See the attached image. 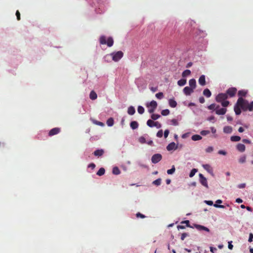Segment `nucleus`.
I'll use <instances>...</instances> for the list:
<instances>
[{"label": "nucleus", "instance_id": "1", "mask_svg": "<svg viewBox=\"0 0 253 253\" xmlns=\"http://www.w3.org/2000/svg\"><path fill=\"white\" fill-rule=\"evenodd\" d=\"M139 142L141 144L147 143L149 145L153 146V142L147 134H144L138 139Z\"/></svg>", "mask_w": 253, "mask_h": 253}, {"label": "nucleus", "instance_id": "2", "mask_svg": "<svg viewBox=\"0 0 253 253\" xmlns=\"http://www.w3.org/2000/svg\"><path fill=\"white\" fill-rule=\"evenodd\" d=\"M236 103L243 111L248 110V105L249 102L244 99L243 97H239Z\"/></svg>", "mask_w": 253, "mask_h": 253}, {"label": "nucleus", "instance_id": "3", "mask_svg": "<svg viewBox=\"0 0 253 253\" xmlns=\"http://www.w3.org/2000/svg\"><path fill=\"white\" fill-rule=\"evenodd\" d=\"M157 103L155 100H152L149 103L146 104V107L148 108V111L149 113H153L157 107Z\"/></svg>", "mask_w": 253, "mask_h": 253}, {"label": "nucleus", "instance_id": "4", "mask_svg": "<svg viewBox=\"0 0 253 253\" xmlns=\"http://www.w3.org/2000/svg\"><path fill=\"white\" fill-rule=\"evenodd\" d=\"M124 53L122 51L112 52V59L115 62L119 61L123 57Z\"/></svg>", "mask_w": 253, "mask_h": 253}, {"label": "nucleus", "instance_id": "5", "mask_svg": "<svg viewBox=\"0 0 253 253\" xmlns=\"http://www.w3.org/2000/svg\"><path fill=\"white\" fill-rule=\"evenodd\" d=\"M100 43L101 44H106L108 46H111V37H109L107 39L104 36H102L100 37L99 39Z\"/></svg>", "mask_w": 253, "mask_h": 253}, {"label": "nucleus", "instance_id": "6", "mask_svg": "<svg viewBox=\"0 0 253 253\" xmlns=\"http://www.w3.org/2000/svg\"><path fill=\"white\" fill-rule=\"evenodd\" d=\"M199 182L200 183L207 189L209 188V185L208 184V181L207 178L202 173H200L199 175Z\"/></svg>", "mask_w": 253, "mask_h": 253}, {"label": "nucleus", "instance_id": "7", "mask_svg": "<svg viewBox=\"0 0 253 253\" xmlns=\"http://www.w3.org/2000/svg\"><path fill=\"white\" fill-rule=\"evenodd\" d=\"M228 96L226 93H219L215 97V100L218 102H220L227 99Z\"/></svg>", "mask_w": 253, "mask_h": 253}, {"label": "nucleus", "instance_id": "8", "mask_svg": "<svg viewBox=\"0 0 253 253\" xmlns=\"http://www.w3.org/2000/svg\"><path fill=\"white\" fill-rule=\"evenodd\" d=\"M162 159V156L160 154H155L153 155L151 158L152 163L157 164Z\"/></svg>", "mask_w": 253, "mask_h": 253}, {"label": "nucleus", "instance_id": "9", "mask_svg": "<svg viewBox=\"0 0 253 253\" xmlns=\"http://www.w3.org/2000/svg\"><path fill=\"white\" fill-rule=\"evenodd\" d=\"M215 112L217 115H223L226 113L227 109L225 108H220L219 105H216Z\"/></svg>", "mask_w": 253, "mask_h": 253}, {"label": "nucleus", "instance_id": "10", "mask_svg": "<svg viewBox=\"0 0 253 253\" xmlns=\"http://www.w3.org/2000/svg\"><path fill=\"white\" fill-rule=\"evenodd\" d=\"M193 227L196 228L199 231L203 232L205 231L207 232H210V229L203 225L197 224H194L193 225Z\"/></svg>", "mask_w": 253, "mask_h": 253}, {"label": "nucleus", "instance_id": "11", "mask_svg": "<svg viewBox=\"0 0 253 253\" xmlns=\"http://www.w3.org/2000/svg\"><path fill=\"white\" fill-rule=\"evenodd\" d=\"M237 91V89L236 87H230L226 90V93L230 97H233L235 95Z\"/></svg>", "mask_w": 253, "mask_h": 253}, {"label": "nucleus", "instance_id": "12", "mask_svg": "<svg viewBox=\"0 0 253 253\" xmlns=\"http://www.w3.org/2000/svg\"><path fill=\"white\" fill-rule=\"evenodd\" d=\"M203 168L207 171L211 176H214V174L212 168L209 164L203 165Z\"/></svg>", "mask_w": 253, "mask_h": 253}, {"label": "nucleus", "instance_id": "13", "mask_svg": "<svg viewBox=\"0 0 253 253\" xmlns=\"http://www.w3.org/2000/svg\"><path fill=\"white\" fill-rule=\"evenodd\" d=\"M178 148V145L176 144L173 142L170 143L167 146V149L169 151H172V150H175Z\"/></svg>", "mask_w": 253, "mask_h": 253}, {"label": "nucleus", "instance_id": "14", "mask_svg": "<svg viewBox=\"0 0 253 253\" xmlns=\"http://www.w3.org/2000/svg\"><path fill=\"white\" fill-rule=\"evenodd\" d=\"M60 130H61V129L59 127L53 128L49 131V132L48 133V135L50 136H51L57 134L58 133H59L60 132Z\"/></svg>", "mask_w": 253, "mask_h": 253}, {"label": "nucleus", "instance_id": "15", "mask_svg": "<svg viewBox=\"0 0 253 253\" xmlns=\"http://www.w3.org/2000/svg\"><path fill=\"white\" fill-rule=\"evenodd\" d=\"M176 25V22L174 20H171L169 22L167 25V29L168 30H171L172 32L173 31V29L172 28V27H175Z\"/></svg>", "mask_w": 253, "mask_h": 253}, {"label": "nucleus", "instance_id": "16", "mask_svg": "<svg viewBox=\"0 0 253 253\" xmlns=\"http://www.w3.org/2000/svg\"><path fill=\"white\" fill-rule=\"evenodd\" d=\"M183 93L186 95H190L194 91V89L189 86H186L183 88Z\"/></svg>", "mask_w": 253, "mask_h": 253}, {"label": "nucleus", "instance_id": "17", "mask_svg": "<svg viewBox=\"0 0 253 253\" xmlns=\"http://www.w3.org/2000/svg\"><path fill=\"white\" fill-rule=\"evenodd\" d=\"M104 153V151L103 149H97L93 152V155L98 158L102 156Z\"/></svg>", "mask_w": 253, "mask_h": 253}, {"label": "nucleus", "instance_id": "18", "mask_svg": "<svg viewBox=\"0 0 253 253\" xmlns=\"http://www.w3.org/2000/svg\"><path fill=\"white\" fill-rule=\"evenodd\" d=\"M199 84L202 85L204 86L206 85V80H205V76L203 75H201L198 80Z\"/></svg>", "mask_w": 253, "mask_h": 253}, {"label": "nucleus", "instance_id": "19", "mask_svg": "<svg viewBox=\"0 0 253 253\" xmlns=\"http://www.w3.org/2000/svg\"><path fill=\"white\" fill-rule=\"evenodd\" d=\"M189 85L190 87L194 89L196 87V81L194 79H190L189 81Z\"/></svg>", "mask_w": 253, "mask_h": 253}, {"label": "nucleus", "instance_id": "20", "mask_svg": "<svg viewBox=\"0 0 253 253\" xmlns=\"http://www.w3.org/2000/svg\"><path fill=\"white\" fill-rule=\"evenodd\" d=\"M167 124L169 125H172L174 126H178L179 123L177 121V120L175 119H171V120H169L167 121Z\"/></svg>", "mask_w": 253, "mask_h": 253}, {"label": "nucleus", "instance_id": "21", "mask_svg": "<svg viewBox=\"0 0 253 253\" xmlns=\"http://www.w3.org/2000/svg\"><path fill=\"white\" fill-rule=\"evenodd\" d=\"M234 110L235 111V114L236 115H239L241 113V110L240 107L237 105V103L235 104L234 107Z\"/></svg>", "mask_w": 253, "mask_h": 253}, {"label": "nucleus", "instance_id": "22", "mask_svg": "<svg viewBox=\"0 0 253 253\" xmlns=\"http://www.w3.org/2000/svg\"><path fill=\"white\" fill-rule=\"evenodd\" d=\"M237 149L241 152H244L245 150V146L244 144L239 143L236 146Z\"/></svg>", "mask_w": 253, "mask_h": 253}, {"label": "nucleus", "instance_id": "23", "mask_svg": "<svg viewBox=\"0 0 253 253\" xmlns=\"http://www.w3.org/2000/svg\"><path fill=\"white\" fill-rule=\"evenodd\" d=\"M223 132L225 133L229 134L232 132V128L230 126H225L223 127Z\"/></svg>", "mask_w": 253, "mask_h": 253}, {"label": "nucleus", "instance_id": "24", "mask_svg": "<svg viewBox=\"0 0 253 253\" xmlns=\"http://www.w3.org/2000/svg\"><path fill=\"white\" fill-rule=\"evenodd\" d=\"M169 104L172 108H174L177 106V103L174 99H169Z\"/></svg>", "mask_w": 253, "mask_h": 253}, {"label": "nucleus", "instance_id": "25", "mask_svg": "<svg viewBox=\"0 0 253 253\" xmlns=\"http://www.w3.org/2000/svg\"><path fill=\"white\" fill-rule=\"evenodd\" d=\"M135 113V110L133 106H129L127 109V113L130 115H133Z\"/></svg>", "mask_w": 253, "mask_h": 253}, {"label": "nucleus", "instance_id": "26", "mask_svg": "<svg viewBox=\"0 0 253 253\" xmlns=\"http://www.w3.org/2000/svg\"><path fill=\"white\" fill-rule=\"evenodd\" d=\"M203 94L207 97L209 98L211 95V91L208 88H206L203 91Z\"/></svg>", "mask_w": 253, "mask_h": 253}, {"label": "nucleus", "instance_id": "27", "mask_svg": "<svg viewBox=\"0 0 253 253\" xmlns=\"http://www.w3.org/2000/svg\"><path fill=\"white\" fill-rule=\"evenodd\" d=\"M130 126L132 129H135L138 127V124L136 121H132L130 124Z\"/></svg>", "mask_w": 253, "mask_h": 253}, {"label": "nucleus", "instance_id": "28", "mask_svg": "<svg viewBox=\"0 0 253 253\" xmlns=\"http://www.w3.org/2000/svg\"><path fill=\"white\" fill-rule=\"evenodd\" d=\"M222 203V200H217L215 202V204L213 205V206L215 208H224V206L221 205H218L217 204H221Z\"/></svg>", "mask_w": 253, "mask_h": 253}, {"label": "nucleus", "instance_id": "29", "mask_svg": "<svg viewBox=\"0 0 253 253\" xmlns=\"http://www.w3.org/2000/svg\"><path fill=\"white\" fill-rule=\"evenodd\" d=\"M248 93V91L246 90H241L238 91V96L239 97H242L245 96Z\"/></svg>", "mask_w": 253, "mask_h": 253}, {"label": "nucleus", "instance_id": "30", "mask_svg": "<svg viewBox=\"0 0 253 253\" xmlns=\"http://www.w3.org/2000/svg\"><path fill=\"white\" fill-rule=\"evenodd\" d=\"M112 173L115 175H119L121 173V171L117 167H114L112 169Z\"/></svg>", "mask_w": 253, "mask_h": 253}, {"label": "nucleus", "instance_id": "31", "mask_svg": "<svg viewBox=\"0 0 253 253\" xmlns=\"http://www.w3.org/2000/svg\"><path fill=\"white\" fill-rule=\"evenodd\" d=\"M97 94L95 93V91L93 90H92L89 94V97L91 100H95L97 98Z\"/></svg>", "mask_w": 253, "mask_h": 253}, {"label": "nucleus", "instance_id": "32", "mask_svg": "<svg viewBox=\"0 0 253 253\" xmlns=\"http://www.w3.org/2000/svg\"><path fill=\"white\" fill-rule=\"evenodd\" d=\"M186 84V80L185 79H182L178 81L177 84L179 86H183Z\"/></svg>", "mask_w": 253, "mask_h": 253}, {"label": "nucleus", "instance_id": "33", "mask_svg": "<svg viewBox=\"0 0 253 253\" xmlns=\"http://www.w3.org/2000/svg\"><path fill=\"white\" fill-rule=\"evenodd\" d=\"M202 136L198 134L193 135L191 137L192 140L193 141L200 140L202 139Z\"/></svg>", "mask_w": 253, "mask_h": 253}, {"label": "nucleus", "instance_id": "34", "mask_svg": "<svg viewBox=\"0 0 253 253\" xmlns=\"http://www.w3.org/2000/svg\"><path fill=\"white\" fill-rule=\"evenodd\" d=\"M230 140L232 142H238L241 140V137L239 136H232Z\"/></svg>", "mask_w": 253, "mask_h": 253}, {"label": "nucleus", "instance_id": "35", "mask_svg": "<svg viewBox=\"0 0 253 253\" xmlns=\"http://www.w3.org/2000/svg\"><path fill=\"white\" fill-rule=\"evenodd\" d=\"M191 74V71L189 70H185L182 73V76L183 78H185Z\"/></svg>", "mask_w": 253, "mask_h": 253}, {"label": "nucleus", "instance_id": "36", "mask_svg": "<svg viewBox=\"0 0 253 253\" xmlns=\"http://www.w3.org/2000/svg\"><path fill=\"white\" fill-rule=\"evenodd\" d=\"M105 170L103 168H101L97 172L96 174L98 176H102L104 174Z\"/></svg>", "mask_w": 253, "mask_h": 253}, {"label": "nucleus", "instance_id": "37", "mask_svg": "<svg viewBox=\"0 0 253 253\" xmlns=\"http://www.w3.org/2000/svg\"><path fill=\"white\" fill-rule=\"evenodd\" d=\"M161 182H162V179H161V178H158L157 179L153 181L152 182V184L157 186H158L161 185Z\"/></svg>", "mask_w": 253, "mask_h": 253}, {"label": "nucleus", "instance_id": "38", "mask_svg": "<svg viewBox=\"0 0 253 253\" xmlns=\"http://www.w3.org/2000/svg\"><path fill=\"white\" fill-rule=\"evenodd\" d=\"M137 165L140 167L141 168H143V169H147V170L149 169V167L145 165V164H143L142 163H141V162L140 161H138L137 162Z\"/></svg>", "mask_w": 253, "mask_h": 253}, {"label": "nucleus", "instance_id": "39", "mask_svg": "<svg viewBox=\"0 0 253 253\" xmlns=\"http://www.w3.org/2000/svg\"><path fill=\"white\" fill-rule=\"evenodd\" d=\"M175 171V168L174 165L171 167L170 169H169L167 170V173L168 174H172Z\"/></svg>", "mask_w": 253, "mask_h": 253}, {"label": "nucleus", "instance_id": "40", "mask_svg": "<svg viewBox=\"0 0 253 253\" xmlns=\"http://www.w3.org/2000/svg\"><path fill=\"white\" fill-rule=\"evenodd\" d=\"M154 123L155 122H154L153 120H148L147 121V125L150 127H154Z\"/></svg>", "mask_w": 253, "mask_h": 253}, {"label": "nucleus", "instance_id": "41", "mask_svg": "<svg viewBox=\"0 0 253 253\" xmlns=\"http://www.w3.org/2000/svg\"><path fill=\"white\" fill-rule=\"evenodd\" d=\"M161 117V115L159 114H152L151 116V118L153 120H156Z\"/></svg>", "mask_w": 253, "mask_h": 253}, {"label": "nucleus", "instance_id": "42", "mask_svg": "<svg viewBox=\"0 0 253 253\" xmlns=\"http://www.w3.org/2000/svg\"><path fill=\"white\" fill-rule=\"evenodd\" d=\"M138 113L140 114H142L144 112V108L142 106H138L137 108Z\"/></svg>", "mask_w": 253, "mask_h": 253}, {"label": "nucleus", "instance_id": "43", "mask_svg": "<svg viewBox=\"0 0 253 253\" xmlns=\"http://www.w3.org/2000/svg\"><path fill=\"white\" fill-rule=\"evenodd\" d=\"M198 170L197 169H193L190 173H189V177H192L195 174V173L197 172Z\"/></svg>", "mask_w": 253, "mask_h": 253}, {"label": "nucleus", "instance_id": "44", "mask_svg": "<svg viewBox=\"0 0 253 253\" xmlns=\"http://www.w3.org/2000/svg\"><path fill=\"white\" fill-rule=\"evenodd\" d=\"M169 114V109H164V110H162L161 112V114L164 116H167Z\"/></svg>", "mask_w": 253, "mask_h": 253}, {"label": "nucleus", "instance_id": "45", "mask_svg": "<svg viewBox=\"0 0 253 253\" xmlns=\"http://www.w3.org/2000/svg\"><path fill=\"white\" fill-rule=\"evenodd\" d=\"M220 103H221V105L223 107H226L229 104V101L226 100L220 102Z\"/></svg>", "mask_w": 253, "mask_h": 253}, {"label": "nucleus", "instance_id": "46", "mask_svg": "<svg viewBox=\"0 0 253 253\" xmlns=\"http://www.w3.org/2000/svg\"><path fill=\"white\" fill-rule=\"evenodd\" d=\"M246 160V156H243L240 158V159H239V163L243 164V163H245Z\"/></svg>", "mask_w": 253, "mask_h": 253}, {"label": "nucleus", "instance_id": "47", "mask_svg": "<svg viewBox=\"0 0 253 253\" xmlns=\"http://www.w3.org/2000/svg\"><path fill=\"white\" fill-rule=\"evenodd\" d=\"M156 97L159 99H161L164 97V94L162 92H159L156 94Z\"/></svg>", "mask_w": 253, "mask_h": 253}, {"label": "nucleus", "instance_id": "48", "mask_svg": "<svg viewBox=\"0 0 253 253\" xmlns=\"http://www.w3.org/2000/svg\"><path fill=\"white\" fill-rule=\"evenodd\" d=\"M210 133V131L208 130H202L200 132L201 134L203 136L207 135Z\"/></svg>", "mask_w": 253, "mask_h": 253}, {"label": "nucleus", "instance_id": "49", "mask_svg": "<svg viewBox=\"0 0 253 253\" xmlns=\"http://www.w3.org/2000/svg\"><path fill=\"white\" fill-rule=\"evenodd\" d=\"M163 130L162 129H161V130H159L157 134H156V136L158 137H159V138H161L163 136Z\"/></svg>", "mask_w": 253, "mask_h": 253}, {"label": "nucleus", "instance_id": "50", "mask_svg": "<svg viewBox=\"0 0 253 253\" xmlns=\"http://www.w3.org/2000/svg\"><path fill=\"white\" fill-rule=\"evenodd\" d=\"M181 223H185L186 224V226L190 228H194L193 226H191L189 224V221L188 220L183 221L181 222Z\"/></svg>", "mask_w": 253, "mask_h": 253}, {"label": "nucleus", "instance_id": "51", "mask_svg": "<svg viewBox=\"0 0 253 253\" xmlns=\"http://www.w3.org/2000/svg\"><path fill=\"white\" fill-rule=\"evenodd\" d=\"M216 107V105L215 104H211L208 106V109L210 110H213L215 111V108Z\"/></svg>", "mask_w": 253, "mask_h": 253}, {"label": "nucleus", "instance_id": "52", "mask_svg": "<svg viewBox=\"0 0 253 253\" xmlns=\"http://www.w3.org/2000/svg\"><path fill=\"white\" fill-rule=\"evenodd\" d=\"M189 236V234L188 233H183L181 234V240L183 241L186 237H188Z\"/></svg>", "mask_w": 253, "mask_h": 253}, {"label": "nucleus", "instance_id": "53", "mask_svg": "<svg viewBox=\"0 0 253 253\" xmlns=\"http://www.w3.org/2000/svg\"><path fill=\"white\" fill-rule=\"evenodd\" d=\"M213 150V147L212 146H209L206 148V151L207 153H211Z\"/></svg>", "mask_w": 253, "mask_h": 253}, {"label": "nucleus", "instance_id": "54", "mask_svg": "<svg viewBox=\"0 0 253 253\" xmlns=\"http://www.w3.org/2000/svg\"><path fill=\"white\" fill-rule=\"evenodd\" d=\"M154 126L156 127L157 128H160L162 127V125L158 122H155Z\"/></svg>", "mask_w": 253, "mask_h": 253}, {"label": "nucleus", "instance_id": "55", "mask_svg": "<svg viewBox=\"0 0 253 253\" xmlns=\"http://www.w3.org/2000/svg\"><path fill=\"white\" fill-rule=\"evenodd\" d=\"M169 133V129H166L165 130L164 133V137L165 138H166L168 136Z\"/></svg>", "mask_w": 253, "mask_h": 253}, {"label": "nucleus", "instance_id": "56", "mask_svg": "<svg viewBox=\"0 0 253 253\" xmlns=\"http://www.w3.org/2000/svg\"><path fill=\"white\" fill-rule=\"evenodd\" d=\"M136 216L138 218L140 217V218H144L145 217V216L144 214H142V213H141L140 212L137 213L136 214Z\"/></svg>", "mask_w": 253, "mask_h": 253}, {"label": "nucleus", "instance_id": "57", "mask_svg": "<svg viewBox=\"0 0 253 253\" xmlns=\"http://www.w3.org/2000/svg\"><path fill=\"white\" fill-rule=\"evenodd\" d=\"M218 153L220 155H222L224 156L227 154V152L225 151L222 150H219Z\"/></svg>", "mask_w": 253, "mask_h": 253}, {"label": "nucleus", "instance_id": "58", "mask_svg": "<svg viewBox=\"0 0 253 253\" xmlns=\"http://www.w3.org/2000/svg\"><path fill=\"white\" fill-rule=\"evenodd\" d=\"M253 234L251 233L249 234V238L248 241L249 242H253Z\"/></svg>", "mask_w": 253, "mask_h": 253}, {"label": "nucleus", "instance_id": "59", "mask_svg": "<svg viewBox=\"0 0 253 253\" xmlns=\"http://www.w3.org/2000/svg\"><path fill=\"white\" fill-rule=\"evenodd\" d=\"M204 202L205 203H206L208 205H209V206H212L213 205V202L212 201H207V200H205L204 201Z\"/></svg>", "mask_w": 253, "mask_h": 253}, {"label": "nucleus", "instance_id": "60", "mask_svg": "<svg viewBox=\"0 0 253 253\" xmlns=\"http://www.w3.org/2000/svg\"><path fill=\"white\" fill-rule=\"evenodd\" d=\"M16 16L17 17V19L19 21L20 20V13L18 10H17L16 12Z\"/></svg>", "mask_w": 253, "mask_h": 253}, {"label": "nucleus", "instance_id": "61", "mask_svg": "<svg viewBox=\"0 0 253 253\" xmlns=\"http://www.w3.org/2000/svg\"><path fill=\"white\" fill-rule=\"evenodd\" d=\"M238 188L240 189L244 188L246 187V184L245 183H241L240 184H239L238 185Z\"/></svg>", "mask_w": 253, "mask_h": 253}, {"label": "nucleus", "instance_id": "62", "mask_svg": "<svg viewBox=\"0 0 253 253\" xmlns=\"http://www.w3.org/2000/svg\"><path fill=\"white\" fill-rule=\"evenodd\" d=\"M95 167V165L94 163H91L88 165V168H91L92 169H93Z\"/></svg>", "mask_w": 253, "mask_h": 253}, {"label": "nucleus", "instance_id": "63", "mask_svg": "<svg viewBox=\"0 0 253 253\" xmlns=\"http://www.w3.org/2000/svg\"><path fill=\"white\" fill-rule=\"evenodd\" d=\"M110 56L111 55H106V56H104V59L105 61H106L107 62H109V60H110Z\"/></svg>", "mask_w": 253, "mask_h": 253}, {"label": "nucleus", "instance_id": "64", "mask_svg": "<svg viewBox=\"0 0 253 253\" xmlns=\"http://www.w3.org/2000/svg\"><path fill=\"white\" fill-rule=\"evenodd\" d=\"M248 110H249L250 111H251L253 110V106L250 104L249 102L248 105Z\"/></svg>", "mask_w": 253, "mask_h": 253}]
</instances>
